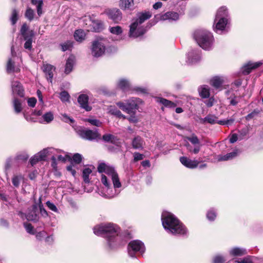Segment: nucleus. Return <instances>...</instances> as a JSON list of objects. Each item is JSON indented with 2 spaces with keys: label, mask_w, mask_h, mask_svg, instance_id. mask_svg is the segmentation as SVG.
<instances>
[{
  "label": "nucleus",
  "mask_w": 263,
  "mask_h": 263,
  "mask_svg": "<svg viewBox=\"0 0 263 263\" xmlns=\"http://www.w3.org/2000/svg\"><path fill=\"white\" fill-rule=\"evenodd\" d=\"M98 171L101 174V181L104 186V193L102 196L111 198L118 195L120 191L118 190L122 186L118 173L115 168L102 163L98 167Z\"/></svg>",
  "instance_id": "f257e3e1"
},
{
  "label": "nucleus",
  "mask_w": 263,
  "mask_h": 263,
  "mask_svg": "<svg viewBox=\"0 0 263 263\" xmlns=\"http://www.w3.org/2000/svg\"><path fill=\"white\" fill-rule=\"evenodd\" d=\"M93 233L105 238L108 247L115 249L126 243V240L120 235V229L112 223H102L93 228Z\"/></svg>",
  "instance_id": "f03ea898"
},
{
  "label": "nucleus",
  "mask_w": 263,
  "mask_h": 263,
  "mask_svg": "<svg viewBox=\"0 0 263 263\" xmlns=\"http://www.w3.org/2000/svg\"><path fill=\"white\" fill-rule=\"evenodd\" d=\"M162 223L165 231L173 235L186 236L188 230L173 214L163 212L161 216Z\"/></svg>",
  "instance_id": "7ed1b4c3"
},
{
  "label": "nucleus",
  "mask_w": 263,
  "mask_h": 263,
  "mask_svg": "<svg viewBox=\"0 0 263 263\" xmlns=\"http://www.w3.org/2000/svg\"><path fill=\"white\" fill-rule=\"evenodd\" d=\"M151 16L149 12H146L140 14L136 19L134 20L129 26V36L136 38L144 34L147 31V29L142 24Z\"/></svg>",
  "instance_id": "20e7f679"
},
{
  "label": "nucleus",
  "mask_w": 263,
  "mask_h": 263,
  "mask_svg": "<svg viewBox=\"0 0 263 263\" xmlns=\"http://www.w3.org/2000/svg\"><path fill=\"white\" fill-rule=\"evenodd\" d=\"M193 36L199 46L203 49L210 50L214 46V37L213 34L205 29L195 30Z\"/></svg>",
  "instance_id": "39448f33"
},
{
  "label": "nucleus",
  "mask_w": 263,
  "mask_h": 263,
  "mask_svg": "<svg viewBox=\"0 0 263 263\" xmlns=\"http://www.w3.org/2000/svg\"><path fill=\"white\" fill-rule=\"evenodd\" d=\"M229 16L226 7H220L217 11L214 24V31L219 34L228 31Z\"/></svg>",
  "instance_id": "423d86ee"
},
{
  "label": "nucleus",
  "mask_w": 263,
  "mask_h": 263,
  "mask_svg": "<svg viewBox=\"0 0 263 263\" xmlns=\"http://www.w3.org/2000/svg\"><path fill=\"white\" fill-rule=\"evenodd\" d=\"M106 40L101 37L97 38L92 42L90 47L91 54L95 58L102 57L106 50Z\"/></svg>",
  "instance_id": "0eeeda50"
},
{
  "label": "nucleus",
  "mask_w": 263,
  "mask_h": 263,
  "mask_svg": "<svg viewBox=\"0 0 263 263\" xmlns=\"http://www.w3.org/2000/svg\"><path fill=\"white\" fill-rule=\"evenodd\" d=\"M145 250L144 243L138 240L130 241L127 248L128 254L132 257H136L137 253L143 254Z\"/></svg>",
  "instance_id": "6e6552de"
},
{
  "label": "nucleus",
  "mask_w": 263,
  "mask_h": 263,
  "mask_svg": "<svg viewBox=\"0 0 263 263\" xmlns=\"http://www.w3.org/2000/svg\"><path fill=\"white\" fill-rule=\"evenodd\" d=\"M20 32L24 40L26 41L24 44V48L26 49L31 50L32 49V39L34 36L33 31L29 30L27 25L24 23L21 27Z\"/></svg>",
  "instance_id": "1a4fd4ad"
},
{
  "label": "nucleus",
  "mask_w": 263,
  "mask_h": 263,
  "mask_svg": "<svg viewBox=\"0 0 263 263\" xmlns=\"http://www.w3.org/2000/svg\"><path fill=\"white\" fill-rule=\"evenodd\" d=\"M186 138L194 145V147L193 148L191 145L186 144V146L188 151L190 153L195 154H198L202 146L198 137L196 135H193L190 137H186Z\"/></svg>",
  "instance_id": "9d476101"
},
{
  "label": "nucleus",
  "mask_w": 263,
  "mask_h": 263,
  "mask_svg": "<svg viewBox=\"0 0 263 263\" xmlns=\"http://www.w3.org/2000/svg\"><path fill=\"white\" fill-rule=\"evenodd\" d=\"M78 134L82 138L90 141L101 138V135L98 133L97 130L83 129L78 131Z\"/></svg>",
  "instance_id": "9b49d317"
},
{
  "label": "nucleus",
  "mask_w": 263,
  "mask_h": 263,
  "mask_svg": "<svg viewBox=\"0 0 263 263\" xmlns=\"http://www.w3.org/2000/svg\"><path fill=\"white\" fill-rule=\"evenodd\" d=\"M82 160V156L79 153H76L72 156L70 164L67 166V170L74 177L76 174V169H78V165L81 162Z\"/></svg>",
  "instance_id": "f8f14e48"
},
{
  "label": "nucleus",
  "mask_w": 263,
  "mask_h": 263,
  "mask_svg": "<svg viewBox=\"0 0 263 263\" xmlns=\"http://www.w3.org/2000/svg\"><path fill=\"white\" fill-rule=\"evenodd\" d=\"M203 122H207L211 124L216 123L220 125H230L233 123L234 120L230 119L229 120H218L216 116L213 115H208L204 119H202Z\"/></svg>",
  "instance_id": "ddd939ff"
},
{
  "label": "nucleus",
  "mask_w": 263,
  "mask_h": 263,
  "mask_svg": "<svg viewBox=\"0 0 263 263\" xmlns=\"http://www.w3.org/2000/svg\"><path fill=\"white\" fill-rule=\"evenodd\" d=\"M19 215L22 218H25L27 220L29 221H37L39 219L38 211L36 205H33L26 214L23 213H20Z\"/></svg>",
  "instance_id": "4468645a"
},
{
  "label": "nucleus",
  "mask_w": 263,
  "mask_h": 263,
  "mask_svg": "<svg viewBox=\"0 0 263 263\" xmlns=\"http://www.w3.org/2000/svg\"><path fill=\"white\" fill-rule=\"evenodd\" d=\"M156 20L161 21L168 20L170 22L176 21L179 18V15L177 12L168 11L164 14H157L155 16Z\"/></svg>",
  "instance_id": "2eb2a0df"
},
{
  "label": "nucleus",
  "mask_w": 263,
  "mask_h": 263,
  "mask_svg": "<svg viewBox=\"0 0 263 263\" xmlns=\"http://www.w3.org/2000/svg\"><path fill=\"white\" fill-rule=\"evenodd\" d=\"M142 103V100L138 98L132 97L126 100L128 106V114L134 112V110L138 109L139 105Z\"/></svg>",
  "instance_id": "dca6fc26"
},
{
  "label": "nucleus",
  "mask_w": 263,
  "mask_h": 263,
  "mask_svg": "<svg viewBox=\"0 0 263 263\" xmlns=\"http://www.w3.org/2000/svg\"><path fill=\"white\" fill-rule=\"evenodd\" d=\"M201 60V53L199 50H192L187 54L186 62L189 64H195Z\"/></svg>",
  "instance_id": "f3484780"
},
{
  "label": "nucleus",
  "mask_w": 263,
  "mask_h": 263,
  "mask_svg": "<svg viewBox=\"0 0 263 263\" xmlns=\"http://www.w3.org/2000/svg\"><path fill=\"white\" fill-rule=\"evenodd\" d=\"M106 13L108 17L115 23H119L122 18V14L118 9H109Z\"/></svg>",
  "instance_id": "a211bd4d"
},
{
  "label": "nucleus",
  "mask_w": 263,
  "mask_h": 263,
  "mask_svg": "<svg viewBox=\"0 0 263 263\" xmlns=\"http://www.w3.org/2000/svg\"><path fill=\"white\" fill-rule=\"evenodd\" d=\"M180 161L185 167L192 169L196 168L199 163L198 160H193L184 156L180 158Z\"/></svg>",
  "instance_id": "6ab92c4d"
},
{
  "label": "nucleus",
  "mask_w": 263,
  "mask_h": 263,
  "mask_svg": "<svg viewBox=\"0 0 263 263\" xmlns=\"http://www.w3.org/2000/svg\"><path fill=\"white\" fill-rule=\"evenodd\" d=\"M56 153H59V152L52 147L47 148L36 154V157H38L41 161L45 160L47 156Z\"/></svg>",
  "instance_id": "aec40b11"
},
{
  "label": "nucleus",
  "mask_w": 263,
  "mask_h": 263,
  "mask_svg": "<svg viewBox=\"0 0 263 263\" xmlns=\"http://www.w3.org/2000/svg\"><path fill=\"white\" fill-rule=\"evenodd\" d=\"M78 101L82 108L86 111L91 110V107L88 105V97L86 95H80L78 97Z\"/></svg>",
  "instance_id": "412c9836"
},
{
  "label": "nucleus",
  "mask_w": 263,
  "mask_h": 263,
  "mask_svg": "<svg viewBox=\"0 0 263 263\" xmlns=\"http://www.w3.org/2000/svg\"><path fill=\"white\" fill-rule=\"evenodd\" d=\"M12 90L14 95H17L21 97L24 96V89L21 83L17 81L12 82Z\"/></svg>",
  "instance_id": "4be33fe9"
},
{
  "label": "nucleus",
  "mask_w": 263,
  "mask_h": 263,
  "mask_svg": "<svg viewBox=\"0 0 263 263\" xmlns=\"http://www.w3.org/2000/svg\"><path fill=\"white\" fill-rule=\"evenodd\" d=\"M54 70L55 68L51 65L44 64L43 65V71L46 76L47 79L50 82H52Z\"/></svg>",
  "instance_id": "5701e85b"
},
{
  "label": "nucleus",
  "mask_w": 263,
  "mask_h": 263,
  "mask_svg": "<svg viewBox=\"0 0 263 263\" xmlns=\"http://www.w3.org/2000/svg\"><path fill=\"white\" fill-rule=\"evenodd\" d=\"M262 64L261 62H258L254 63H249L245 65L242 68V72L244 74H249L252 69H255Z\"/></svg>",
  "instance_id": "b1692460"
},
{
  "label": "nucleus",
  "mask_w": 263,
  "mask_h": 263,
  "mask_svg": "<svg viewBox=\"0 0 263 263\" xmlns=\"http://www.w3.org/2000/svg\"><path fill=\"white\" fill-rule=\"evenodd\" d=\"M119 6L124 10H133L134 9V0H120Z\"/></svg>",
  "instance_id": "393cba45"
},
{
  "label": "nucleus",
  "mask_w": 263,
  "mask_h": 263,
  "mask_svg": "<svg viewBox=\"0 0 263 263\" xmlns=\"http://www.w3.org/2000/svg\"><path fill=\"white\" fill-rule=\"evenodd\" d=\"M144 144V141L139 136L135 137L132 141V146L136 149H143Z\"/></svg>",
  "instance_id": "a878e982"
},
{
  "label": "nucleus",
  "mask_w": 263,
  "mask_h": 263,
  "mask_svg": "<svg viewBox=\"0 0 263 263\" xmlns=\"http://www.w3.org/2000/svg\"><path fill=\"white\" fill-rule=\"evenodd\" d=\"M117 86L118 88L124 92H127L131 90V86L129 82L124 79L119 80Z\"/></svg>",
  "instance_id": "bb28decb"
},
{
  "label": "nucleus",
  "mask_w": 263,
  "mask_h": 263,
  "mask_svg": "<svg viewBox=\"0 0 263 263\" xmlns=\"http://www.w3.org/2000/svg\"><path fill=\"white\" fill-rule=\"evenodd\" d=\"M246 249L239 247H234L229 250V254L232 256H241L247 254Z\"/></svg>",
  "instance_id": "cd10ccee"
},
{
  "label": "nucleus",
  "mask_w": 263,
  "mask_h": 263,
  "mask_svg": "<svg viewBox=\"0 0 263 263\" xmlns=\"http://www.w3.org/2000/svg\"><path fill=\"white\" fill-rule=\"evenodd\" d=\"M74 63V57L73 55H70L66 61L65 73L69 74L73 69V65Z\"/></svg>",
  "instance_id": "c85d7f7f"
},
{
  "label": "nucleus",
  "mask_w": 263,
  "mask_h": 263,
  "mask_svg": "<svg viewBox=\"0 0 263 263\" xmlns=\"http://www.w3.org/2000/svg\"><path fill=\"white\" fill-rule=\"evenodd\" d=\"M20 70L18 66H15L14 62L12 59H9L7 64V71L9 73L18 72Z\"/></svg>",
  "instance_id": "c756f323"
},
{
  "label": "nucleus",
  "mask_w": 263,
  "mask_h": 263,
  "mask_svg": "<svg viewBox=\"0 0 263 263\" xmlns=\"http://www.w3.org/2000/svg\"><path fill=\"white\" fill-rule=\"evenodd\" d=\"M90 30L95 32H100L103 28L102 23L100 21H92L90 24Z\"/></svg>",
  "instance_id": "7c9ffc66"
},
{
  "label": "nucleus",
  "mask_w": 263,
  "mask_h": 263,
  "mask_svg": "<svg viewBox=\"0 0 263 263\" xmlns=\"http://www.w3.org/2000/svg\"><path fill=\"white\" fill-rule=\"evenodd\" d=\"M223 82L222 78L216 76L211 79L210 84L216 88H218L222 85Z\"/></svg>",
  "instance_id": "2f4dec72"
},
{
  "label": "nucleus",
  "mask_w": 263,
  "mask_h": 263,
  "mask_svg": "<svg viewBox=\"0 0 263 263\" xmlns=\"http://www.w3.org/2000/svg\"><path fill=\"white\" fill-rule=\"evenodd\" d=\"M237 156V152H233L224 155H219L217 156V159L219 161H227L231 160Z\"/></svg>",
  "instance_id": "473e14b6"
},
{
  "label": "nucleus",
  "mask_w": 263,
  "mask_h": 263,
  "mask_svg": "<svg viewBox=\"0 0 263 263\" xmlns=\"http://www.w3.org/2000/svg\"><path fill=\"white\" fill-rule=\"evenodd\" d=\"M92 172V169L90 167H85L82 172V178L85 183H88L90 182L89 176Z\"/></svg>",
  "instance_id": "72a5a7b5"
},
{
  "label": "nucleus",
  "mask_w": 263,
  "mask_h": 263,
  "mask_svg": "<svg viewBox=\"0 0 263 263\" xmlns=\"http://www.w3.org/2000/svg\"><path fill=\"white\" fill-rule=\"evenodd\" d=\"M157 101L168 108H173L176 106V104L174 102L162 98H157Z\"/></svg>",
  "instance_id": "f704fd0d"
},
{
  "label": "nucleus",
  "mask_w": 263,
  "mask_h": 263,
  "mask_svg": "<svg viewBox=\"0 0 263 263\" xmlns=\"http://www.w3.org/2000/svg\"><path fill=\"white\" fill-rule=\"evenodd\" d=\"M85 32L81 29L77 30L74 34L75 40L79 42L83 41L85 39Z\"/></svg>",
  "instance_id": "c9c22d12"
},
{
  "label": "nucleus",
  "mask_w": 263,
  "mask_h": 263,
  "mask_svg": "<svg viewBox=\"0 0 263 263\" xmlns=\"http://www.w3.org/2000/svg\"><path fill=\"white\" fill-rule=\"evenodd\" d=\"M31 1L32 5L36 6L37 14L39 16H40L43 13V0H31Z\"/></svg>",
  "instance_id": "e433bc0d"
},
{
  "label": "nucleus",
  "mask_w": 263,
  "mask_h": 263,
  "mask_svg": "<svg viewBox=\"0 0 263 263\" xmlns=\"http://www.w3.org/2000/svg\"><path fill=\"white\" fill-rule=\"evenodd\" d=\"M108 111L110 114L115 115L119 118H122L123 119L126 118V117L123 115L115 106H110L108 108Z\"/></svg>",
  "instance_id": "4c0bfd02"
},
{
  "label": "nucleus",
  "mask_w": 263,
  "mask_h": 263,
  "mask_svg": "<svg viewBox=\"0 0 263 263\" xmlns=\"http://www.w3.org/2000/svg\"><path fill=\"white\" fill-rule=\"evenodd\" d=\"M42 118L44 121H41V123H49L53 120L54 117L52 112L51 111H49L44 114L42 116Z\"/></svg>",
  "instance_id": "58836bf2"
},
{
  "label": "nucleus",
  "mask_w": 263,
  "mask_h": 263,
  "mask_svg": "<svg viewBox=\"0 0 263 263\" xmlns=\"http://www.w3.org/2000/svg\"><path fill=\"white\" fill-rule=\"evenodd\" d=\"M199 91L200 96L203 98H206L210 96V91L208 86H201Z\"/></svg>",
  "instance_id": "ea45409f"
},
{
  "label": "nucleus",
  "mask_w": 263,
  "mask_h": 263,
  "mask_svg": "<svg viewBox=\"0 0 263 263\" xmlns=\"http://www.w3.org/2000/svg\"><path fill=\"white\" fill-rule=\"evenodd\" d=\"M73 41L69 40L64 43L61 44L60 45L62 51H65L66 50H70L73 47Z\"/></svg>",
  "instance_id": "a19ab883"
},
{
  "label": "nucleus",
  "mask_w": 263,
  "mask_h": 263,
  "mask_svg": "<svg viewBox=\"0 0 263 263\" xmlns=\"http://www.w3.org/2000/svg\"><path fill=\"white\" fill-rule=\"evenodd\" d=\"M29 158V155L25 152L20 153L15 156V160L18 162L26 161Z\"/></svg>",
  "instance_id": "79ce46f5"
},
{
  "label": "nucleus",
  "mask_w": 263,
  "mask_h": 263,
  "mask_svg": "<svg viewBox=\"0 0 263 263\" xmlns=\"http://www.w3.org/2000/svg\"><path fill=\"white\" fill-rule=\"evenodd\" d=\"M35 15L34 11L33 9L30 8H27L25 13V17L29 21H31L33 20Z\"/></svg>",
  "instance_id": "37998d69"
},
{
  "label": "nucleus",
  "mask_w": 263,
  "mask_h": 263,
  "mask_svg": "<svg viewBox=\"0 0 263 263\" xmlns=\"http://www.w3.org/2000/svg\"><path fill=\"white\" fill-rule=\"evenodd\" d=\"M23 179V176L21 175H14L12 178V182L15 187H18L21 180Z\"/></svg>",
  "instance_id": "c03bdc74"
},
{
  "label": "nucleus",
  "mask_w": 263,
  "mask_h": 263,
  "mask_svg": "<svg viewBox=\"0 0 263 263\" xmlns=\"http://www.w3.org/2000/svg\"><path fill=\"white\" fill-rule=\"evenodd\" d=\"M109 31L112 34H116V35H120L122 33L123 30L120 26H117L115 27H110Z\"/></svg>",
  "instance_id": "a18cd8bd"
},
{
  "label": "nucleus",
  "mask_w": 263,
  "mask_h": 263,
  "mask_svg": "<svg viewBox=\"0 0 263 263\" xmlns=\"http://www.w3.org/2000/svg\"><path fill=\"white\" fill-rule=\"evenodd\" d=\"M18 12L16 9H13L10 20L13 25H15L18 20Z\"/></svg>",
  "instance_id": "49530a36"
},
{
  "label": "nucleus",
  "mask_w": 263,
  "mask_h": 263,
  "mask_svg": "<svg viewBox=\"0 0 263 263\" xmlns=\"http://www.w3.org/2000/svg\"><path fill=\"white\" fill-rule=\"evenodd\" d=\"M216 217V211L213 209H210L209 210L206 214V217L208 220L210 221H213Z\"/></svg>",
  "instance_id": "de8ad7c7"
},
{
  "label": "nucleus",
  "mask_w": 263,
  "mask_h": 263,
  "mask_svg": "<svg viewBox=\"0 0 263 263\" xmlns=\"http://www.w3.org/2000/svg\"><path fill=\"white\" fill-rule=\"evenodd\" d=\"M13 105L15 111L17 112H20L22 111V106L20 101L17 99H14L13 101Z\"/></svg>",
  "instance_id": "09e8293b"
},
{
  "label": "nucleus",
  "mask_w": 263,
  "mask_h": 263,
  "mask_svg": "<svg viewBox=\"0 0 263 263\" xmlns=\"http://www.w3.org/2000/svg\"><path fill=\"white\" fill-rule=\"evenodd\" d=\"M70 96L68 93L65 91H63L60 93V98L63 102H68Z\"/></svg>",
  "instance_id": "8fccbe9b"
},
{
  "label": "nucleus",
  "mask_w": 263,
  "mask_h": 263,
  "mask_svg": "<svg viewBox=\"0 0 263 263\" xmlns=\"http://www.w3.org/2000/svg\"><path fill=\"white\" fill-rule=\"evenodd\" d=\"M116 104L121 109L128 114V106L126 101L125 102H118Z\"/></svg>",
  "instance_id": "3c124183"
},
{
  "label": "nucleus",
  "mask_w": 263,
  "mask_h": 263,
  "mask_svg": "<svg viewBox=\"0 0 263 263\" xmlns=\"http://www.w3.org/2000/svg\"><path fill=\"white\" fill-rule=\"evenodd\" d=\"M13 160L11 158H9L6 160L5 164V170L6 172L9 171V170L13 164Z\"/></svg>",
  "instance_id": "603ef678"
},
{
  "label": "nucleus",
  "mask_w": 263,
  "mask_h": 263,
  "mask_svg": "<svg viewBox=\"0 0 263 263\" xmlns=\"http://www.w3.org/2000/svg\"><path fill=\"white\" fill-rule=\"evenodd\" d=\"M237 263H253L252 257L248 256L243 259L236 260Z\"/></svg>",
  "instance_id": "864d4df0"
},
{
  "label": "nucleus",
  "mask_w": 263,
  "mask_h": 263,
  "mask_svg": "<svg viewBox=\"0 0 263 263\" xmlns=\"http://www.w3.org/2000/svg\"><path fill=\"white\" fill-rule=\"evenodd\" d=\"M39 208L40 213L41 214V216H42L44 218L47 217L48 216V214L47 211L44 208L43 205L41 203L39 204Z\"/></svg>",
  "instance_id": "5fc2aeb1"
},
{
  "label": "nucleus",
  "mask_w": 263,
  "mask_h": 263,
  "mask_svg": "<svg viewBox=\"0 0 263 263\" xmlns=\"http://www.w3.org/2000/svg\"><path fill=\"white\" fill-rule=\"evenodd\" d=\"M47 207L51 211L54 212H58V209L57 206L52 202L49 201H48L46 203Z\"/></svg>",
  "instance_id": "6e6d98bb"
},
{
  "label": "nucleus",
  "mask_w": 263,
  "mask_h": 263,
  "mask_svg": "<svg viewBox=\"0 0 263 263\" xmlns=\"http://www.w3.org/2000/svg\"><path fill=\"white\" fill-rule=\"evenodd\" d=\"M24 224L26 229V230L28 233L31 234H34V229L31 224L28 223H24Z\"/></svg>",
  "instance_id": "4d7b16f0"
},
{
  "label": "nucleus",
  "mask_w": 263,
  "mask_h": 263,
  "mask_svg": "<svg viewBox=\"0 0 263 263\" xmlns=\"http://www.w3.org/2000/svg\"><path fill=\"white\" fill-rule=\"evenodd\" d=\"M53 155L52 156L51 159V166L52 167V168L54 170H57V165H58V164H57V157L55 156V153L54 154H53Z\"/></svg>",
  "instance_id": "13d9d810"
},
{
  "label": "nucleus",
  "mask_w": 263,
  "mask_h": 263,
  "mask_svg": "<svg viewBox=\"0 0 263 263\" xmlns=\"http://www.w3.org/2000/svg\"><path fill=\"white\" fill-rule=\"evenodd\" d=\"M61 119L62 120L64 121L65 122H70L72 123L73 122V120L68 117L66 114H63L61 115Z\"/></svg>",
  "instance_id": "bf43d9fd"
},
{
  "label": "nucleus",
  "mask_w": 263,
  "mask_h": 263,
  "mask_svg": "<svg viewBox=\"0 0 263 263\" xmlns=\"http://www.w3.org/2000/svg\"><path fill=\"white\" fill-rule=\"evenodd\" d=\"M87 121L90 123L91 125L96 126H100L102 125V123L98 120L97 119H88Z\"/></svg>",
  "instance_id": "052dcab7"
},
{
  "label": "nucleus",
  "mask_w": 263,
  "mask_h": 263,
  "mask_svg": "<svg viewBox=\"0 0 263 263\" xmlns=\"http://www.w3.org/2000/svg\"><path fill=\"white\" fill-rule=\"evenodd\" d=\"M102 139L105 142H112L114 139V137L111 134H106L103 136Z\"/></svg>",
  "instance_id": "680f3d73"
},
{
  "label": "nucleus",
  "mask_w": 263,
  "mask_h": 263,
  "mask_svg": "<svg viewBox=\"0 0 263 263\" xmlns=\"http://www.w3.org/2000/svg\"><path fill=\"white\" fill-rule=\"evenodd\" d=\"M36 156V154L34 155L32 157H31L30 160V163L32 166H33L34 165L36 164L39 161H41L39 158Z\"/></svg>",
  "instance_id": "e2e57ef3"
},
{
  "label": "nucleus",
  "mask_w": 263,
  "mask_h": 263,
  "mask_svg": "<svg viewBox=\"0 0 263 263\" xmlns=\"http://www.w3.org/2000/svg\"><path fill=\"white\" fill-rule=\"evenodd\" d=\"M27 103L29 106L34 107L36 103V99L35 98H29Z\"/></svg>",
  "instance_id": "0e129e2a"
},
{
  "label": "nucleus",
  "mask_w": 263,
  "mask_h": 263,
  "mask_svg": "<svg viewBox=\"0 0 263 263\" xmlns=\"http://www.w3.org/2000/svg\"><path fill=\"white\" fill-rule=\"evenodd\" d=\"M224 261L223 257L221 255L216 256L213 260L214 263H222Z\"/></svg>",
  "instance_id": "69168bd1"
},
{
  "label": "nucleus",
  "mask_w": 263,
  "mask_h": 263,
  "mask_svg": "<svg viewBox=\"0 0 263 263\" xmlns=\"http://www.w3.org/2000/svg\"><path fill=\"white\" fill-rule=\"evenodd\" d=\"M134 161H138L143 159V155L137 152L134 154Z\"/></svg>",
  "instance_id": "338daca9"
},
{
  "label": "nucleus",
  "mask_w": 263,
  "mask_h": 263,
  "mask_svg": "<svg viewBox=\"0 0 263 263\" xmlns=\"http://www.w3.org/2000/svg\"><path fill=\"white\" fill-rule=\"evenodd\" d=\"M66 156L67 155L66 154H64V156L62 155H58L57 157V159L61 162H65L66 161Z\"/></svg>",
  "instance_id": "774afa93"
}]
</instances>
